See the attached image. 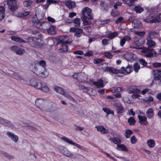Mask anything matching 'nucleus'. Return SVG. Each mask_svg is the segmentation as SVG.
<instances>
[{"label":"nucleus","mask_w":161,"mask_h":161,"mask_svg":"<svg viewBox=\"0 0 161 161\" xmlns=\"http://www.w3.org/2000/svg\"><path fill=\"white\" fill-rule=\"evenodd\" d=\"M81 20L79 18H76L73 21V22L75 24V26L77 27L80 26Z\"/></svg>","instance_id":"79ce46f5"},{"label":"nucleus","mask_w":161,"mask_h":161,"mask_svg":"<svg viewBox=\"0 0 161 161\" xmlns=\"http://www.w3.org/2000/svg\"><path fill=\"white\" fill-rule=\"evenodd\" d=\"M3 4L5 6L8 4V8L12 11L18 9L16 0H6L4 2Z\"/></svg>","instance_id":"f03ea898"},{"label":"nucleus","mask_w":161,"mask_h":161,"mask_svg":"<svg viewBox=\"0 0 161 161\" xmlns=\"http://www.w3.org/2000/svg\"><path fill=\"white\" fill-rule=\"evenodd\" d=\"M63 95L64 96L66 97L69 99L70 100H74V98L72 97L71 96H70L69 94H66L65 92H64V94H63Z\"/></svg>","instance_id":"69168bd1"},{"label":"nucleus","mask_w":161,"mask_h":161,"mask_svg":"<svg viewBox=\"0 0 161 161\" xmlns=\"http://www.w3.org/2000/svg\"><path fill=\"white\" fill-rule=\"evenodd\" d=\"M115 106L117 107L118 113L121 114L124 112V108L121 103H116L115 104Z\"/></svg>","instance_id":"4be33fe9"},{"label":"nucleus","mask_w":161,"mask_h":161,"mask_svg":"<svg viewBox=\"0 0 161 161\" xmlns=\"http://www.w3.org/2000/svg\"><path fill=\"white\" fill-rule=\"evenodd\" d=\"M131 38L129 36H125L122 38L120 41V45L121 46H123L125 44L126 41H129L130 40Z\"/></svg>","instance_id":"a878e982"},{"label":"nucleus","mask_w":161,"mask_h":161,"mask_svg":"<svg viewBox=\"0 0 161 161\" xmlns=\"http://www.w3.org/2000/svg\"><path fill=\"white\" fill-rule=\"evenodd\" d=\"M66 38L67 37L64 36H60L59 38L57 44H61V46L63 45V47L59 49L60 53L68 51V46L65 45L68 43L70 44L71 42L68 41L66 39Z\"/></svg>","instance_id":"f257e3e1"},{"label":"nucleus","mask_w":161,"mask_h":161,"mask_svg":"<svg viewBox=\"0 0 161 161\" xmlns=\"http://www.w3.org/2000/svg\"><path fill=\"white\" fill-rule=\"evenodd\" d=\"M50 24L48 22H42V28L44 30L47 31L50 27Z\"/></svg>","instance_id":"c85d7f7f"},{"label":"nucleus","mask_w":161,"mask_h":161,"mask_svg":"<svg viewBox=\"0 0 161 161\" xmlns=\"http://www.w3.org/2000/svg\"><path fill=\"white\" fill-rule=\"evenodd\" d=\"M146 116L149 119H151L153 117L154 110L152 108H149L147 111L146 113Z\"/></svg>","instance_id":"412c9836"},{"label":"nucleus","mask_w":161,"mask_h":161,"mask_svg":"<svg viewBox=\"0 0 161 161\" xmlns=\"http://www.w3.org/2000/svg\"><path fill=\"white\" fill-rule=\"evenodd\" d=\"M147 143L148 146L150 148L154 147L155 144V141L153 139L148 140Z\"/></svg>","instance_id":"72a5a7b5"},{"label":"nucleus","mask_w":161,"mask_h":161,"mask_svg":"<svg viewBox=\"0 0 161 161\" xmlns=\"http://www.w3.org/2000/svg\"><path fill=\"white\" fill-rule=\"evenodd\" d=\"M128 122L130 125H134L135 124L136 121L133 117H130L128 119Z\"/></svg>","instance_id":"58836bf2"},{"label":"nucleus","mask_w":161,"mask_h":161,"mask_svg":"<svg viewBox=\"0 0 161 161\" xmlns=\"http://www.w3.org/2000/svg\"><path fill=\"white\" fill-rule=\"evenodd\" d=\"M140 69V66L138 63H136L134 65V69L136 72H138Z\"/></svg>","instance_id":"49530a36"},{"label":"nucleus","mask_w":161,"mask_h":161,"mask_svg":"<svg viewBox=\"0 0 161 161\" xmlns=\"http://www.w3.org/2000/svg\"><path fill=\"white\" fill-rule=\"evenodd\" d=\"M10 48L12 50L18 54L21 55L23 54L25 52V50L24 49L16 46H14L11 47Z\"/></svg>","instance_id":"ddd939ff"},{"label":"nucleus","mask_w":161,"mask_h":161,"mask_svg":"<svg viewBox=\"0 0 161 161\" xmlns=\"http://www.w3.org/2000/svg\"><path fill=\"white\" fill-rule=\"evenodd\" d=\"M139 61L141 64L144 66H146L147 64V62L144 59L141 58L140 59Z\"/></svg>","instance_id":"5fc2aeb1"},{"label":"nucleus","mask_w":161,"mask_h":161,"mask_svg":"<svg viewBox=\"0 0 161 161\" xmlns=\"http://www.w3.org/2000/svg\"><path fill=\"white\" fill-rule=\"evenodd\" d=\"M11 39L14 41L15 42H18L19 43H26V42L23 39H22L21 38H20V37L16 36H12L11 37Z\"/></svg>","instance_id":"6ab92c4d"},{"label":"nucleus","mask_w":161,"mask_h":161,"mask_svg":"<svg viewBox=\"0 0 161 161\" xmlns=\"http://www.w3.org/2000/svg\"><path fill=\"white\" fill-rule=\"evenodd\" d=\"M105 71H108V72H111L112 73L113 70V67H107L105 68Z\"/></svg>","instance_id":"774afa93"},{"label":"nucleus","mask_w":161,"mask_h":161,"mask_svg":"<svg viewBox=\"0 0 161 161\" xmlns=\"http://www.w3.org/2000/svg\"><path fill=\"white\" fill-rule=\"evenodd\" d=\"M132 66L128 65L125 67H122L120 69V73L124 75H126L130 74L132 71Z\"/></svg>","instance_id":"1a4fd4ad"},{"label":"nucleus","mask_w":161,"mask_h":161,"mask_svg":"<svg viewBox=\"0 0 161 161\" xmlns=\"http://www.w3.org/2000/svg\"><path fill=\"white\" fill-rule=\"evenodd\" d=\"M103 61V59L99 58H96L94 60L93 62L94 64H97L102 62Z\"/></svg>","instance_id":"8fccbe9b"},{"label":"nucleus","mask_w":161,"mask_h":161,"mask_svg":"<svg viewBox=\"0 0 161 161\" xmlns=\"http://www.w3.org/2000/svg\"><path fill=\"white\" fill-rule=\"evenodd\" d=\"M47 3L49 4L50 5L52 3L56 4L58 3V2L56 0H47L46 1Z\"/></svg>","instance_id":"4d7b16f0"},{"label":"nucleus","mask_w":161,"mask_h":161,"mask_svg":"<svg viewBox=\"0 0 161 161\" xmlns=\"http://www.w3.org/2000/svg\"><path fill=\"white\" fill-rule=\"evenodd\" d=\"M44 101L42 99H37L36 101V105L42 110L47 111L49 108L47 107V105L45 104Z\"/></svg>","instance_id":"20e7f679"},{"label":"nucleus","mask_w":161,"mask_h":161,"mask_svg":"<svg viewBox=\"0 0 161 161\" xmlns=\"http://www.w3.org/2000/svg\"><path fill=\"white\" fill-rule=\"evenodd\" d=\"M119 148H121V150L123 151H128L126 147L123 144L117 145V149L118 150H119Z\"/></svg>","instance_id":"a19ab883"},{"label":"nucleus","mask_w":161,"mask_h":161,"mask_svg":"<svg viewBox=\"0 0 161 161\" xmlns=\"http://www.w3.org/2000/svg\"><path fill=\"white\" fill-rule=\"evenodd\" d=\"M39 64L40 66H39V70H41L42 69H45V67L46 65V63L45 61L44 60H42L39 61Z\"/></svg>","instance_id":"f704fd0d"},{"label":"nucleus","mask_w":161,"mask_h":161,"mask_svg":"<svg viewBox=\"0 0 161 161\" xmlns=\"http://www.w3.org/2000/svg\"><path fill=\"white\" fill-rule=\"evenodd\" d=\"M152 65L155 68L161 67V63L155 62L152 64Z\"/></svg>","instance_id":"3c124183"},{"label":"nucleus","mask_w":161,"mask_h":161,"mask_svg":"<svg viewBox=\"0 0 161 161\" xmlns=\"http://www.w3.org/2000/svg\"><path fill=\"white\" fill-rule=\"evenodd\" d=\"M73 53L75 54H78L80 55H82L83 54V52L81 50H78L76 51H75L73 52Z\"/></svg>","instance_id":"052dcab7"},{"label":"nucleus","mask_w":161,"mask_h":161,"mask_svg":"<svg viewBox=\"0 0 161 161\" xmlns=\"http://www.w3.org/2000/svg\"><path fill=\"white\" fill-rule=\"evenodd\" d=\"M64 154L65 156L69 157H72L73 156V154L66 149H64Z\"/></svg>","instance_id":"37998d69"},{"label":"nucleus","mask_w":161,"mask_h":161,"mask_svg":"<svg viewBox=\"0 0 161 161\" xmlns=\"http://www.w3.org/2000/svg\"><path fill=\"white\" fill-rule=\"evenodd\" d=\"M29 14V12L28 11H24L22 13H20L18 14V15L20 17H23L26 16Z\"/></svg>","instance_id":"de8ad7c7"},{"label":"nucleus","mask_w":161,"mask_h":161,"mask_svg":"<svg viewBox=\"0 0 161 161\" xmlns=\"http://www.w3.org/2000/svg\"><path fill=\"white\" fill-rule=\"evenodd\" d=\"M158 36L157 33L154 31H151L149 32L148 36L147 37H150L151 39H153L157 37Z\"/></svg>","instance_id":"7c9ffc66"},{"label":"nucleus","mask_w":161,"mask_h":161,"mask_svg":"<svg viewBox=\"0 0 161 161\" xmlns=\"http://www.w3.org/2000/svg\"><path fill=\"white\" fill-rule=\"evenodd\" d=\"M154 75H156L154 77V80H159L161 82V69H156L153 70Z\"/></svg>","instance_id":"4468645a"},{"label":"nucleus","mask_w":161,"mask_h":161,"mask_svg":"<svg viewBox=\"0 0 161 161\" xmlns=\"http://www.w3.org/2000/svg\"><path fill=\"white\" fill-rule=\"evenodd\" d=\"M152 39L150 38V37L147 38V44L149 47H153L156 46V44L155 42L153 41Z\"/></svg>","instance_id":"a211bd4d"},{"label":"nucleus","mask_w":161,"mask_h":161,"mask_svg":"<svg viewBox=\"0 0 161 161\" xmlns=\"http://www.w3.org/2000/svg\"><path fill=\"white\" fill-rule=\"evenodd\" d=\"M123 57L128 61H131L133 60V54L131 53H126L124 55Z\"/></svg>","instance_id":"bb28decb"},{"label":"nucleus","mask_w":161,"mask_h":161,"mask_svg":"<svg viewBox=\"0 0 161 161\" xmlns=\"http://www.w3.org/2000/svg\"><path fill=\"white\" fill-rule=\"evenodd\" d=\"M66 5L69 9L74 8L75 6V3L71 0H69L65 2Z\"/></svg>","instance_id":"aec40b11"},{"label":"nucleus","mask_w":161,"mask_h":161,"mask_svg":"<svg viewBox=\"0 0 161 161\" xmlns=\"http://www.w3.org/2000/svg\"><path fill=\"white\" fill-rule=\"evenodd\" d=\"M34 72L35 74L39 75L42 78L46 77H47L48 75V72L46 69H42L41 70H39V67L38 68V69L36 70H35Z\"/></svg>","instance_id":"9d476101"},{"label":"nucleus","mask_w":161,"mask_h":161,"mask_svg":"<svg viewBox=\"0 0 161 161\" xmlns=\"http://www.w3.org/2000/svg\"><path fill=\"white\" fill-rule=\"evenodd\" d=\"M27 42L32 47H35L39 45V43L37 41L36 37H29L27 39Z\"/></svg>","instance_id":"9b49d317"},{"label":"nucleus","mask_w":161,"mask_h":161,"mask_svg":"<svg viewBox=\"0 0 161 161\" xmlns=\"http://www.w3.org/2000/svg\"><path fill=\"white\" fill-rule=\"evenodd\" d=\"M129 93H137L140 92V90L138 89L136 86H131L129 87Z\"/></svg>","instance_id":"393cba45"},{"label":"nucleus","mask_w":161,"mask_h":161,"mask_svg":"<svg viewBox=\"0 0 161 161\" xmlns=\"http://www.w3.org/2000/svg\"><path fill=\"white\" fill-rule=\"evenodd\" d=\"M93 54V52L91 51H90L87 53H86L84 54L85 56H91Z\"/></svg>","instance_id":"e2e57ef3"},{"label":"nucleus","mask_w":161,"mask_h":161,"mask_svg":"<svg viewBox=\"0 0 161 161\" xmlns=\"http://www.w3.org/2000/svg\"><path fill=\"white\" fill-rule=\"evenodd\" d=\"M153 49L147 48L143 50L145 57L148 58H153L154 56H155L156 55V53L155 52L153 53Z\"/></svg>","instance_id":"0eeeda50"},{"label":"nucleus","mask_w":161,"mask_h":161,"mask_svg":"<svg viewBox=\"0 0 161 161\" xmlns=\"http://www.w3.org/2000/svg\"><path fill=\"white\" fill-rule=\"evenodd\" d=\"M31 85L34 87L39 89H41L42 88V85L40 81L34 78L31 80Z\"/></svg>","instance_id":"6e6552de"},{"label":"nucleus","mask_w":161,"mask_h":161,"mask_svg":"<svg viewBox=\"0 0 161 161\" xmlns=\"http://www.w3.org/2000/svg\"><path fill=\"white\" fill-rule=\"evenodd\" d=\"M0 123L6 126H8L11 128L14 127L13 124L9 121L2 118H0Z\"/></svg>","instance_id":"dca6fc26"},{"label":"nucleus","mask_w":161,"mask_h":161,"mask_svg":"<svg viewBox=\"0 0 161 161\" xmlns=\"http://www.w3.org/2000/svg\"><path fill=\"white\" fill-rule=\"evenodd\" d=\"M93 85L96 86L97 88L103 87L105 84H104L103 80L101 79L98 80L97 82H92Z\"/></svg>","instance_id":"f3484780"},{"label":"nucleus","mask_w":161,"mask_h":161,"mask_svg":"<svg viewBox=\"0 0 161 161\" xmlns=\"http://www.w3.org/2000/svg\"><path fill=\"white\" fill-rule=\"evenodd\" d=\"M103 55L108 58H111L113 55L110 52H105L104 53Z\"/></svg>","instance_id":"09e8293b"},{"label":"nucleus","mask_w":161,"mask_h":161,"mask_svg":"<svg viewBox=\"0 0 161 161\" xmlns=\"http://www.w3.org/2000/svg\"><path fill=\"white\" fill-rule=\"evenodd\" d=\"M134 10L136 13H141L144 10V8L140 6H136L135 7Z\"/></svg>","instance_id":"e433bc0d"},{"label":"nucleus","mask_w":161,"mask_h":161,"mask_svg":"<svg viewBox=\"0 0 161 161\" xmlns=\"http://www.w3.org/2000/svg\"><path fill=\"white\" fill-rule=\"evenodd\" d=\"M61 139L66 142L76 146L80 149H82V147L81 146L72 142L71 140L68 138L65 137H63L61 138Z\"/></svg>","instance_id":"f8f14e48"},{"label":"nucleus","mask_w":161,"mask_h":161,"mask_svg":"<svg viewBox=\"0 0 161 161\" xmlns=\"http://www.w3.org/2000/svg\"><path fill=\"white\" fill-rule=\"evenodd\" d=\"M33 25L37 28L41 29L42 26V22H40L38 20L33 21Z\"/></svg>","instance_id":"c756f323"},{"label":"nucleus","mask_w":161,"mask_h":161,"mask_svg":"<svg viewBox=\"0 0 161 161\" xmlns=\"http://www.w3.org/2000/svg\"><path fill=\"white\" fill-rule=\"evenodd\" d=\"M143 21L147 23H152L161 22V19L159 15H157L147 17L146 19H144Z\"/></svg>","instance_id":"7ed1b4c3"},{"label":"nucleus","mask_w":161,"mask_h":161,"mask_svg":"<svg viewBox=\"0 0 161 161\" xmlns=\"http://www.w3.org/2000/svg\"><path fill=\"white\" fill-rule=\"evenodd\" d=\"M54 88L56 91L59 92L62 95H63L64 94L65 91L64 89L58 86H55Z\"/></svg>","instance_id":"c9c22d12"},{"label":"nucleus","mask_w":161,"mask_h":161,"mask_svg":"<svg viewBox=\"0 0 161 161\" xmlns=\"http://www.w3.org/2000/svg\"><path fill=\"white\" fill-rule=\"evenodd\" d=\"M130 141L132 144H135L137 142V140L135 136L133 135L131 137Z\"/></svg>","instance_id":"6e6d98bb"},{"label":"nucleus","mask_w":161,"mask_h":161,"mask_svg":"<svg viewBox=\"0 0 161 161\" xmlns=\"http://www.w3.org/2000/svg\"><path fill=\"white\" fill-rule=\"evenodd\" d=\"M23 3L25 7H30L32 4V1L31 0L26 1L24 2Z\"/></svg>","instance_id":"a18cd8bd"},{"label":"nucleus","mask_w":161,"mask_h":161,"mask_svg":"<svg viewBox=\"0 0 161 161\" xmlns=\"http://www.w3.org/2000/svg\"><path fill=\"white\" fill-rule=\"evenodd\" d=\"M138 117L139 120V123L140 124L145 125L148 124V122L147 121V117L145 116L138 115Z\"/></svg>","instance_id":"2eb2a0df"},{"label":"nucleus","mask_w":161,"mask_h":161,"mask_svg":"<svg viewBox=\"0 0 161 161\" xmlns=\"http://www.w3.org/2000/svg\"><path fill=\"white\" fill-rule=\"evenodd\" d=\"M96 128H97L98 131H100L102 133L106 134L108 132V130L103 126L100 125L96 126Z\"/></svg>","instance_id":"b1692460"},{"label":"nucleus","mask_w":161,"mask_h":161,"mask_svg":"<svg viewBox=\"0 0 161 161\" xmlns=\"http://www.w3.org/2000/svg\"><path fill=\"white\" fill-rule=\"evenodd\" d=\"M120 71V69H117V68L114 69L113 68L112 73L113 74H117L118 73H121Z\"/></svg>","instance_id":"680f3d73"},{"label":"nucleus","mask_w":161,"mask_h":161,"mask_svg":"<svg viewBox=\"0 0 161 161\" xmlns=\"http://www.w3.org/2000/svg\"><path fill=\"white\" fill-rule=\"evenodd\" d=\"M41 89L45 92H47L49 91V88L48 86L46 85H44L43 86H42V88Z\"/></svg>","instance_id":"864d4df0"},{"label":"nucleus","mask_w":161,"mask_h":161,"mask_svg":"<svg viewBox=\"0 0 161 161\" xmlns=\"http://www.w3.org/2000/svg\"><path fill=\"white\" fill-rule=\"evenodd\" d=\"M100 5L102 8L106 11H107L112 6L110 0L102 1L100 3Z\"/></svg>","instance_id":"423d86ee"},{"label":"nucleus","mask_w":161,"mask_h":161,"mask_svg":"<svg viewBox=\"0 0 161 161\" xmlns=\"http://www.w3.org/2000/svg\"><path fill=\"white\" fill-rule=\"evenodd\" d=\"M123 18L122 17H120L118 18L115 21L116 24H118L120 22L122 21L123 20Z\"/></svg>","instance_id":"0e129e2a"},{"label":"nucleus","mask_w":161,"mask_h":161,"mask_svg":"<svg viewBox=\"0 0 161 161\" xmlns=\"http://www.w3.org/2000/svg\"><path fill=\"white\" fill-rule=\"evenodd\" d=\"M109 40L107 39H103L102 41V42L103 45H106L108 44Z\"/></svg>","instance_id":"338daca9"},{"label":"nucleus","mask_w":161,"mask_h":161,"mask_svg":"<svg viewBox=\"0 0 161 161\" xmlns=\"http://www.w3.org/2000/svg\"><path fill=\"white\" fill-rule=\"evenodd\" d=\"M118 35L117 32H114L108 34V37L110 39H112Z\"/></svg>","instance_id":"ea45409f"},{"label":"nucleus","mask_w":161,"mask_h":161,"mask_svg":"<svg viewBox=\"0 0 161 161\" xmlns=\"http://www.w3.org/2000/svg\"><path fill=\"white\" fill-rule=\"evenodd\" d=\"M83 33V31L82 29L78 28H77V30L74 34V36L76 37H80L82 36Z\"/></svg>","instance_id":"cd10ccee"},{"label":"nucleus","mask_w":161,"mask_h":161,"mask_svg":"<svg viewBox=\"0 0 161 161\" xmlns=\"http://www.w3.org/2000/svg\"><path fill=\"white\" fill-rule=\"evenodd\" d=\"M7 135L8 136L11 137L12 139L15 142H16L18 141V137L17 136L14 135L13 133L8 131L7 132Z\"/></svg>","instance_id":"5701e85b"},{"label":"nucleus","mask_w":161,"mask_h":161,"mask_svg":"<svg viewBox=\"0 0 161 161\" xmlns=\"http://www.w3.org/2000/svg\"><path fill=\"white\" fill-rule=\"evenodd\" d=\"M14 77L15 79L17 80H21L22 79L21 76L17 73L14 74Z\"/></svg>","instance_id":"bf43d9fd"},{"label":"nucleus","mask_w":161,"mask_h":161,"mask_svg":"<svg viewBox=\"0 0 161 161\" xmlns=\"http://www.w3.org/2000/svg\"><path fill=\"white\" fill-rule=\"evenodd\" d=\"M110 140L114 142L115 144H117V145L120 144L121 142V140L119 138L117 137L110 138Z\"/></svg>","instance_id":"4c0bfd02"},{"label":"nucleus","mask_w":161,"mask_h":161,"mask_svg":"<svg viewBox=\"0 0 161 161\" xmlns=\"http://www.w3.org/2000/svg\"><path fill=\"white\" fill-rule=\"evenodd\" d=\"M83 16L81 17H88L90 19H93V14L92 13V10L88 7L83 8L81 12Z\"/></svg>","instance_id":"39448f33"},{"label":"nucleus","mask_w":161,"mask_h":161,"mask_svg":"<svg viewBox=\"0 0 161 161\" xmlns=\"http://www.w3.org/2000/svg\"><path fill=\"white\" fill-rule=\"evenodd\" d=\"M145 34V32L144 31L141 32H136L135 34L141 37L144 36Z\"/></svg>","instance_id":"13d9d810"},{"label":"nucleus","mask_w":161,"mask_h":161,"mask_svg":"<svg viewBox=\"0 0 161 161\" xmlns=\"http://www.w3.org/2000/svg\"><path fill=\"white\" fill-rule=\"evenodd\" d=\"M111 14L113 17L117 16L119 15V12L117 11H114V10H113L111 11Z\"/></svg>","instance_id":"603ef678"},{"label":"nucleus","mask_w":161,"mask_h":161,"mask_svg":"<svg viewBox=\"0 0 161 161\" xmlns=\"http://www.w3.org/2000/svg\"><path fill=\"white\" fill-rule=\"evenodd\" d=\"M48 33L51 34H53L55 33V28L54 27L50 25L49 29L47 31Z\"/></svg>","instance_id":"c03bdc74"},{"label":"nucleus","mask_w":161,"mask_h":161,"mask_svg":"<svg viewBox=\"0 0 161 161\" xmlns=\"http://www.w3.org/2000/svg\"><path fill=\"white\" fill-rule=\"evenodd\" d=\"M133 133V132L130 129H127L124 133V135L126 138H129Z\"/></svg>","instance_id":"2f4dec72"},{"label":"nucleus","mask_w":161,"mask_h":161,"mask_svg":"<svg viewBox=\"0 0 161 161\" xmlns=\"http://www.w3.org/2000/svg\"><path fill=\"white\" fill-rule=\"evenodd\" d=\"M81 19L85 25H89L91 24V22L90 20L91 19L88 17H81Z\"/></svg>","instance_id":"473e14b6"}]
</instances>
